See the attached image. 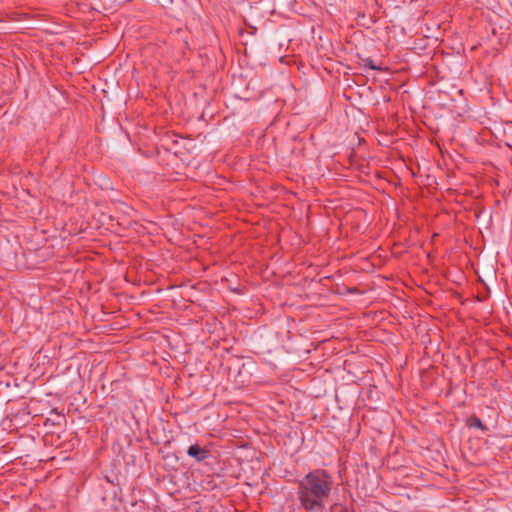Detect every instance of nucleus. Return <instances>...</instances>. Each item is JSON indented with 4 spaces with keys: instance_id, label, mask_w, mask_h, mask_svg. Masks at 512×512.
I'll return each instance as SVG.
<instances>
[{
    "instance_id": "4",
    "label": "nucleus",
    "mask_w": 512,
    "mask_h": 512,
    "mask_svg": "<svg viewBox=\"0 0 512 512\" xmlns=\"http://www.w3.org/2000/svg\"><path fill=\"white\" fill-rule=\"evenodd\" d=\"M468 425L469 427L478 428L483 431L487 430V427L482 423L481 419L476 416H473L469 419Z\"/></svg>"
},
{
    "instance_id": "5",
    "label": "nucleus",
    "mask_w": 512,
    "mask_h": 512,
    "mask_svg": "<svg viewBox=\"0 0 512 512\" xmlns=\"http://www.w3.org/2000/svg\"><path fill=\"white\" fill-rule=\"evenodd\" d=\"M345 512H348V511H345Z\"/></svg>"
},
{
    "instance_id": "3",
    "label": "nucleus",
    "mask_w": 512,
    "mask_h": 512,
    "mask_svg": "<svg viewBox=\"0 0 512 512\" xmlns=\"http://www.w3.org/2000/svg\"><path fill=\"white\" fill-rule=\"evenodd\" d=\"M127 512H156L150 510L143 500L132 502L127 508Z\"/></svg>"
},
{
    "instance_id": "1",
    "label": "nucleus",
    "mask_w": 512,
    "mask_h": 512,
    "mask_svg": "<svg viewBox=\"0 0 512 512\" xmlns=\"http://www.w3.org/2000/svg\"><path fill=\"white\" fill-rule=\"evenodd\" d=\"M333 486L331 475L323 469L309 472L298 485V499L307 511H321Z\"/></svg>"
},
{
    "instance_id": "2",
    "label": "nucleus",
    "mask_w": 512,
    "mask_h": 512,
    "mask_svg": "<svg viewBox=\"0 0 512 512\" xmlns=\"http://www.w3.org/2000/svg\"><path fill=\"white\" fill-rule=\"evenodd\" d=\"M187 454L196 461L201 462L209 457L210 451L198 444H194L188 448Z\"/></svg>"
}]
</instances>
